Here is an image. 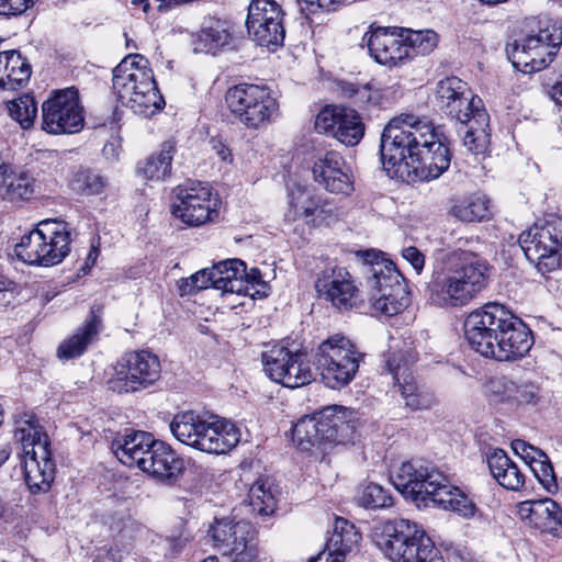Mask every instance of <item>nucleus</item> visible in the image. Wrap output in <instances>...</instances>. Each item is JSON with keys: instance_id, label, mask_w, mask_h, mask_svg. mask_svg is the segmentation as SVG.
<instances>
[{"instance_id": "nucleus-23", "label": "nucleus", "mask_w": 562, "mask_h": 562, "mask_svg": "<svg viewBox=\"0 0 562 562\" xmlns=\"http://www.w3.org/2000/svg\"><path fill=\"white\" fill-rule=\"evenodd\" d=\"M436 102L441 111L458 122L469 121V115L484 108L468 83L457 77H448L437 83Z\"/></svg>"}, {"instance_id": "nucleus-40", "label": "nucleus", "mask_w": 562, "mask_h": 562, "mask_svg": "<svg viewBox=\"0 0 562 562\" xmlns=\"http://www.w3.org/2000/svg\"><path fill=\"white\" fill-rule=\"evenodd\" d=\"M318 199L319 195L305 188L297 187L292 189L289 193V211L286 216L292 221L301 218L306 224H310V220L313 218V211L317 207Z\"/></svg>"}, {"instance_id": "nucleus-11", "label": "nucleus", "mask_w": 562, "mask_h": 562, "mask_svg": "<svg viewBox=\"0 0 562 562\" xmlns=\"http://www.w3.org/2000/svg\"><path fill=\"white\" fill-rule=\"evenodd\" d=\"M363 357L349 338L338 334L322 341L314 353L321 380L331 390H341L355 380Z\"/></svg>"}, {"instance_id": "nucleus-7", "label": "nucleus", "mask_w": 562, "mask_h": 562, "mask_svg": "<svg viewBox=\"0 0 562 562\" xmlns=\"http://www.w3.org/2000/svg\"><path fill=\"white\" fill-rule=\"evenodd\" d=\"M374 541L393 562H443L440 551L424 528L408 519L384 522Z\"/></svg>"}, {"instance_id": "nucleus-42", "label": "nucleus", "mask_w": 562, "mask_h": 562, "mask_svg": "<svg viewBox=\"0 0 562 562\" xmlns=\"http://www.w3.org/2000/svg\"><path fill=\"white\" fill-rule=\"evenodd\" d=\"M337 90L342 98L350 100L360 109L376 104L381 99L379 89L371 87L369 83L359 85L350 81H339Z\"/></svg>"}, {"instance_id": "nucleus-35", "label": "nucleus", "mask_w": 562, "mask_h": 562, "mask_svg": "<svg viewBox=\"0 0 562 562\" xmlns=\"http://www.w3.org/2000/svg\"><path fill=\"white\" fill-rule=\"evenodd\" d=\"M35 180L27 172H13L9 165L0 170V195L11 202L30 200L34 194Z\"/></svg>"}, {"instance_id": "nucleus-55", "label": "nucleus", "mask_w": 562, "mask_h": 562, "mask_svg": "<svg viewBox=\"0 0 562 562\" xmlns=\"http://www.w3.org/2000/svg\"><path fill=\"white\" fill-rule=\"evenodd\" d=\"M344 0H302V10L316 13L318 10L335 11Z\"/></svg>"}, {"instance_id": "nucleus-54", "label": "nucleus", "mask_w": 562, "mask_h": 562, "mask_svg": "<svg viewBox=\"0 0 562 562\" xmlns=\"http://www.w3.org/2000/svg\"><path fill=\"white\" fill-rule=\"evenodd\" d=\"M36 0H0V14L20 15L33 7Z\"/></svg>"}, {"instance_id": "nucleus-21", "label": "nucleus", "mask_w": 562, "mask_h": 562, "mask_svg": "<svg viewBox=\"0 0 562 562\" xmlns=\"http://www.w3.org/2000/svg\"><path fill=\"white\" fill-rule=\"evenodd\" d=\"M171 205L175 217L189 226H200L217 216L218 200L207 183L195 182L179 186Z\"/></svg>"}, {"instance_id": "nucleus-49", "label": "nucleus", "mask_w": 562, "mask_h": 562, "mask_svg": "<svg viewBox=\"0 0 562 562\" xmlns=\"http://www.w3.org/2000/svg\"><path fill=\"white\" fill-rule=\"evenodd\" d=\"M529 467L547 492L554 493L558 490L553 467L544 452L543 457L535 456V459L529 461Z\"/></svg>"}, {"instance_id": "nucleus-56", "label": "nucleus", "mask_w": 562, "mask_h": 562, "mask_svg": "<svg viewBox=\"0 0 562 562\" xmlns=\"http://www.w3.org/2000/svg\"><path fill=\"white\" fill-rule=\"evenodd\" d=\"M240 279L244 281V285H248L249 288V296L256 297L261 296V293L259 290H255L256 285H262L265 286V282L261 280V272L257 268H251L249 271H247V268L245 267V276H240Z\"/></svg>"}, {"instance_id": "nucleus-58", "label": "nucleus", "mask_w": 562, "mask_h": 562, "mask_svg": "<svg viewBox=\"0 0 562 562\" xmlns=\"http://www.w3.org/2000/svg\"><path fill=\"white\" fill-rule=\"evenodd\" d=\"M402 257L413 267L419 274L425 267L424 254L414 246H408L402 250Z\"/></svg>"}, {"instance_id": "nucleus-29", "label": "nucleus", "mask_w": 562, "mask_h": 562, "mask_svg": "<svg viewBox=\"0 0 562 562\" xmlns=\"http://www.w3.org/2000/svg\"><path fill=\"white\" fill-rule=\"evenodd\" d=\"M514 323L515 325L505 330L483 357L497 361H515L529 352L533 344L531 330L520 318Z\"/></svg>"}, {"instance_id": "nucleus-59", "label": "nucleus", "mask_w": 562, "mask_h": 562, "mask_svg": "<svg viewBox=\"0 0 562 562\" xmlns=\"http://www.w3.org/2000/svg\"><path fill=\"white\" fill-rule=\"evenodd\" d=\"M512 446L516 453H520L524 459H529V461L535 459V456L543 457L542 450L527 443L524 440H514Z\"/></svg>"}, {"instance_id": "nucleus-5", "label": "nucleus", "mask_w": 562, "mask_h": 562, "mask_svg": "<svg viewBox=\"0 0 562 562\" xmlns=\"http://www.w3.org/2000/svg\"><path fill=\"white\" fill-rule=\"evenodd\" d=\"M112 88L121 102L134 113L150 116L165 104L149 61L140 54H130L113 69Z\"/></svg>"}, {"instance_id": "nucleus-18", "label": "nucleus", "mask_w": 562, "mask_h": 562, "mask_svg": "<svg viewBox=\"0 0 562 562\" xmlns=\"http://www.w3.org/2000/svg\"><path fill=\"white\" fill-rule=\"evenodd\" d=\"M83 126L79 92L70 87L56 90L42 104L41 128L52 135L74 134Z\"/></svg>"}, {"instance_id": "nucleus-57", "label": "nucleus", "mask_w": 562, "mask_h": 562, "mask_svg": "<svg viewBox=\"0 0 562 562\" xmlns=\"http://www.w3.org/2000/svg\"><path fill=\"white\" fill-rule=\"evenodd\" d=\"M205 271H198L187 279L179 281V290L181 295L192 294L195 291L205 289V282L196 283L198 278H204Z\"/></svg>"}, {"instance_id": "nucleus-41", "label": "nucleus", "mask_w": 562, "mask_h": 562, "mask_svg": "<svg viewBox=\"0 0 562 562\" xmlns=\"http://www.w3.org/2000/svg\"><path fill=\"white\" fill-rule=\"evenodd\" d=\"M451 215L462 222H481L490 215V201L485 195H471L451 207Z\"/></svg>"}, {"instance_id": "nucleus-9", "label": "nucleus", "mask_w": 562, "mask_h": 562, "mask_svg": "<svg viewBox=\"0 0 562 562\" xmlns=\"http://www.w3.org/2000/svg\"><path fill=\"white\" fill-rule=\"evenodd\" d=\"M14 438L22 446L24 479L32 493L49 490L55 476V463L48 436L35 416L25 414L15 422Z\"/></svg>"}, {"instance_id": "nucleus-14", "label": "nucleus", "mask_w": 562, "mask_h": 562, "mask_svg": "<svg viewBox=\"0 0 562 562\" xmlns=\"http://www.w3.org/2000/svg\"><path fill=\"white\" fill-rule=\"evenodd\" d=\"M561 44V24L547 20L540 22L537 33L528 34L526 37L508 44L506 52L516 69L531 74L546 68L553 60Z\"/></svg>"}, {"instance_id": "nucleus-47", "label": "nucleus", "mask_w": 562, "mask_h": 562, "mask_svg": "<svg viewBox=\"0 0 562 562\" xmlns=\"http://www.w3.org/2000/svg\"><path fill=\"white\" fill-rule=\"evenodd\" d=\"M229 37L227 23L222 21H206L199 34V40L207 52H215L227 45Z\"/></svg>"}, {"instance_id": "nucleus-51", "label": "nucleus", "mask_w": 562, "mask_h": 562, "mask_svg": "<svg viewBox=\"0 0 562 562\" xmlns=\"http://www.w3.org/2000/svg\"><path fill=\"white\" fill-rule=\"evenodd\" d=\"M539 400V387L531 382L517 384L515 382V391H513V398L510 406L522 404H536Z\"/></svg>"}, {"instance_id": "nucleus-16", "label": "nucleus", "mask_w": 562, "mask_h": 562, "mask_svg": "<svg viewBox=\"0 0 562 562\" xmlns=\"http://www.w3.org/2000/svg\"><path fill=\"white\" fill-rule=\"evenodd\" d=\"M209 535L213 547L232 562H259L257 530L249 521L215 519Z\"/></svg>"}, {"instance_id": "nucleus-15", "label": "nucleus", "mask_w": 562, "mask_h": 562, "mask_svg": "<svg viewBox=\"0 0 562 562\" xmlns=\"http://www.w3.org/2000/svg\"><path fill=\"white\" fill-rule=\"evenodd\" d=\"M519 245L526 258L544 274L560 266L562 250V217L550 215L543 223H536L519 236Z\"/></svg>"}, {"instance_id": "nucleus-31", "label": "nucleus", "mask_w": 562, "mask_h": 562, "mask_svg": "<svg viewBox=\"0 0 562 562\" xmlns=\"http://www.w3.org/2000/svg\"><path fill=\"white\" fill-rule=\"evenodd\" d=\"M32 74L31 65L16 50L0 53V88L15 90L25 85Z\"/></svg>"}, {"instance_id": "nucleus-38", "label": "nucleus", "mask_w": 562, "mask_h": 562, "mask_svg": "<svg viewBox=\"0 0 562 562\" xmlns=\"http://www.w3.org/2000/svg\"><path fill=\"white\" fill-rule=\"evenodd\" d=\"M295 353L296 351H292L283 345H273L263 351L261 359L266 375L272 381L282 384Z\"/></svg>"}, {"instance_id": "nucleus-62", "label": "nucleus", "mask_w": 562, "mask_h": 562, "mask_svg": "<svg viewBox=\"0 0 562 562\" xmlns=\"http://www.w3.org/2000/svg\"><path fill=\"white\" fill-rule=\"evenodd\" d=\"M550 98L555 104L562 106V72L549 90Z\"/></svg>"}, {"instance_id": "nucleus-39", "label": "nucleus", "mask_w": 562, "mask_h": 562, "mask_svg": "<svg viewBox=\"0 0 562 562\" xmlns=\"http://www.w3.org/2000/svg\"><path fill=\"white\" fill-rule=\"evenodd\" d=\"M360 540L361 533L353 524L345 518L336 517L333 532L326 543L330 552H339L346 557L347 553L357 548Z\"/></svg>"}, {"instance_id": "nucleus-19", "label": "nucleus", "mask_w": 562, "mask_h": 562, "mask_svg": "<svg viewBox=\"0 0 562 562\" xmlns=\"http://www.w3.org/2000/svg\"><path fill=\"white\" fill-rule=\"evenodd\" d=\"M160 373V361L156 355L146 350L133 351L120 359L109 385L117 393L137 392L154 385Z\"/></svg>"}, {"instance_id": "nucleus-52", "label": "nucleus", "mask_w": 562, "mask_h": 562, "mask_svg": "<svg viewBox=\"0 0 562 562\" xmlns=\"http://www.w3.org/2000/svg\"><path fill=\"white\" fill-rule=\"evenodd\" d=\"M338 213L336 207L326 199L319 196L317 207L313 211V218L310 220L312 225H329L330 222L336 221Z\"/></svg>"}, {"instance_id": "nucleus-61", "label": "nucleus", "mask_w": 562, "mask_h": 562, "mask_svg": "<svg viewBox=\"0 0 562 562\" xmlns=\"http://www.w3.org/2000/svg\"><path fill=\"white\" fill-rule=\"evenodd\" d=\"M120 149H121V146H120L119 140L113 139V140H110L104 144V146L102 148V154L106 159L114 160V159L119 158Z\"/></svg>"}, {"instance_id": "nucleus-30", "label": "nucleus", "mask_w": 562, "mask_h": 562, "mask_svg": "<svg viewBox=\"0 0 562 562\" xmlns=\"http://www.w3.org/2000/svg\"><path fill=\"white\" fill-rule=\"evenodd\" d=\"M103 307L100 304L91 306L90 314L85 324L77 331L65 339L57 349L59 359L70 360L80 357L98 337L101 329Z\"/></svg>"}, {"instance_id": "nucleus-6", "label": "nucleus", "mask_w": 562, "mask_h": 562, "mask_svg": "<svg viewBox=\"0 0 562 562\" xmlns=\"http://www.w3.org/2000/svg\"><path fill=\"white\" fill-rule=\"evenodd\" d=\"M170 431L181 443L207 453H225L240 440L239 429L231 422L187 411L173 416Z\"/></svg>"}, {"instance_id": "nucleus-3", "label": "nucleus", "mask_w": 562, "mask_h": 562, "mask_svg": "<svg viewBox=\"0 0 562 562\" xmlns=\"http://www.w3.org/2000/svg\"><path fill=\"white\" fill-rule=\"evenodd\" d=\"M112 450L123 464L137 467L160 482H171L184 470V460L169 445L145 431L116 437Z\"/></svg>"}, {"instance_id": "nucleus-8", "label": "nucleus", "mask_w": 562, "mask_h": 562, "mask_svg": "<svg viewBox=\"0 0 562 562\" xmlns=\"http://www.w3.org/2000/svg\"><path fill=\"white\" fill-rule=\"evenodd\" d=\"M395 488L415 502L429 503L447 509L456 497L458 487L434 464L422 459H412L402 463L392 475Z\"/></svg>"}, {"instance_id": "nucleus-33", "label": "nucleus", "mask_w": 562, "mask_h": 562, "mask_svg": "<svg viewBox=\"0 0 562 562\" xmlns=\"http://www.w3.org/2000/svg\"><path fill=\"white\" fill-rule=\"evenodd\" d=\"M464 128L463 146L473 155L484 154L490 145V115L484 108L469 115V121L459 122Z\"/></svg>"}, {"instance_id": "nucleus-43", "label": "nucleus", "mask_w": 562, "mask_h": 562, "mask_svg": "<svg viewBox=\"0 0 562 562\" xmlns=\"http://www.w3.org/2000/svg\"><path fill=\"white\" fill-rule=\"evenodd\" d=\"M403 35L405 45L409 48L408 60L412 59L414 55L430 54L437 47L439 42V35L430 29L418 31L403 29Z\"/></svg>"}, {"instance_id": "nucleus-50", "label": "nucleus", "mask_w": 562, "mask_h": 562, "mask_svg": "<svg viewBox=\"0 0 562 562\" xmlns=\"http://www.w3.org/2000/svg\"><path fill=\"white\" fill-rule=\"evenodd\" d=\"M487 391L494 403H507L510 405L515 382L505 376L495 378L488 382Z\"/></svg>"}, {"instance_id": "nucleus-13", "label": "nucleus", "mask_w": 562, "mask_h": 562, "mask_svg": "<svg viewBox=\"0 0 562 562\" xmlns=\"http://www.w3.org/2000/svg\"><path fill=\"white\" fill-rule=\"evenodd\" d=\"M69 245L70 233L65 223L44 221L21 238L14 251L27 265L48 267L59 263L68 255Z\"/></svg>"}, {"instance_id": "nucleus-20", "label": "nucleus", "mask_w": 562, "mask_h": 562, "mask_svg": "<svg viewBox=\"0 0 562 562\" xmlns=\"http://www.w3.org/2000/svg\"><path fill=\"white\" fill-rule=\"evenodd\" d=\"M284 13L274 0H251L248 4L246 27L249 37L259 46L274 50L283 45Z\"/></svg>"}, {"instance_id": "nucleus-34", "label": "nucleus", "mask_w": 562, "mask_h": 562, "mask_svg": "<svg viewBox=\"0 0 562 562\" xmlns=\"http://www.w3.org/2000/svg\"><path fill=\"white\" fill-rule=\"evenodd\" d=\"M491 474L499 485L510 491H518L525 484V475L518 465L502 449H494L487 456Z\"/></svg>"}, {"instance_id": "nucleus-63", "label": "nucleus", "mask_w": 562, "mask_h": 562, "mask_svg": "<svg viewBox=\"0 0 562 562\" xmlns=\"http://www.w3.org/2000/svg\"><path fill=\"white\" fill-rule=\"evenodd\" d=\"M12 449L10 443L4 442L0 445V467L3 465L10 458Z\"/></svg>"}, {"instance_id": "nucleus-53", "label": "nucleus", "mask_w": 562, "mask_h": 562, "mask_svg": "<svg viewBox=\"0 0 562 562\" xmlns=\"http://www.w3.org/2000/svg\"><path fill=\"white\" fill-rule=\"evenodd\" d=\"M450 510L456 512L458 515L463 518H472L474 517L477 508L472 499H470L463 492L460 490L457 492L456 497L451 501V506H449Z\"/></svg>"}, {"instance_id": "nucleus-22", "label": "nucleus", "mask_w": 562, "mask_h": 562, "mask_svg": "<svg viewBox=\"0 0 562 562\" xmlns=\"http://www.w3.org/2000/svg\"><path fill=\"white\" fill-rule=\"evenodd\" d=\"M315 128L347 146H356L364 135V124L357 111L341 105H326L316 116Z\"/></svg>"}, {"instance_id": "nucleus-48", "label": "nucleus", "mask_w": 562, "mask_h": 562, "mask_svg": "<svg viewBox=\"0 0 562 562\" xmlns=\"http://www.w3.org/2000/svg\"><path fill=\"white\" fill-rule=\"evenodd\" d=\"M357 499L360 506L368 509L386 508L393 503L389 492L375 483H370L364 486Z\"/></svg>"}, {"instance_id": "nucleus-17", "label": "nucleus", "mask_w": 562, "mask_h": 562, "mask_svg": "<svg viewBox=\"0 0 562 562\" xmlns=\"http://www.w3.org/2000/svg\"><path fill=\"white\" fill-rule=\"evenodd\" d=\"M515 316L504 305L487 303L483 307L471 312L464 321V335L471 348L484 355L494 345L495 340L504 335L505 330L515 325Z\"/></svg>"}, {"instance_id": "nucleus-2", "label": "nucleus", "mask_w": 562, "mask_h": 562, "mask_svg": "<svg viewBox=\"0 0 562 562\" xmlns=\"http://www.w3.org/2000/svg\"><path fill=\"white\" fill-rule=\"evenodd\" d=\"M486 271L474 255L452 251L434 267L426 286L427 301L438 307L464 306L486 286Z\"/></svg>"}, {"instance_id": "nucleus-26", "label": "nucleus", "mask_w": 562, "mask_h": 562, "mask_svg": "<svg viewBox=\"0 0 562 562\" xmlns=\"http://www.w3.org/2000/svg\"><path fill=\"white\" fill-rule=\"evenodd\" d=\"M314 180L326 191L349 195L353 191V181L344 157L335 150L319 155L313 165Z\"/></svg>"}, {"instance_id": "nucleus-25", "label": "nucleus", "mask_w": 562, "mask_h": 562, "mask_svg": "<svg viewBox=\"0 0 562 562\" xmlns=\"http://www.w3.org/2000/svg\"><path fill=\"white\" fill-rule=\"evenodd\" d=\"M414 362L413 355L398 352L389 358L386 367L394 383L398 385L405 405L413 411L428 409L436 403V398L431 392L420 389L415 382L409 370Z\"/></svg>"}, {"instance_id": "nucleus-46", "label": "nucleus", "mask_w": 562, "mask_h": 562, "mask_svg": "<svg viewBox=\"0 0 562 562\" xmlns=\"http://www.w3.org/2000/svg\"><path fill=\"white\" fill-rule=\"evenodd\" d=\"M106 180L91 169H79L70 180V187L81 195H97L103 192Z\"/></svg>"}, {"instance_id": "nucleus-45", "label": "nucleus", "mask_w": 562, "mask_h": 562, "mask_svg": "<svg viewBox=\"0 0 562 562\" xmlns=\"http://www.w3.org/2000/svg\"><path fill=\"white\" fill-rule=\"evenodd\" d=\"M314 380V372L311 368L307 355L296 350L293 360L289 366L286 378L282 381V385L290 389L301 387Z\"/></svg>"}, {"instance_id": "nucleus-27", "label": "nucleus", "mask_w": 562, "mask_h": 562, "mask_svg": "<svg viewBox=\"0 0 562 562\" xmlns=\"http://www.w3.org/2000/svg\"><path fill=\"white\" fill-rule=\"evenodd\" d=\"M319 296L339 310L353 307L357 302V288L351 276L342 267H328L315 282Z\"/></svg>"}, {"instance_id": "nucleus-1", "label": "nucleus", "mask_w": 562, "mask_h": 562, "mask_svg": "<svg viewBox=\"0 0 562 562\" xmlns=\"http://www.w3.org/2000/svg\"><path fill=\"white\" fill-rule=\"evenodd\" d=\"M380 155L391 178H403L412 170L420 179H437L451 161L450 150L432 124L413 114L389 121L381 134Z\"/></svg>"}, {"instance_id": "nucleus-60", "label": "nucleus", "mask_w": 562, "mask_h": 562, "mask_svg": "<svg viewBox=\"0 0 562 562\" xmlns=\"http://www.w3.org/2000/svg\"><path fill=\"white\" fill-rule=\"evenodd\" d=\"M345 555L339 552H330L327 548L314 558H311L308 562H345Z\"/></svg>"}, {"instance_id": "nucleus-28", "label": "nucleus", "mask_w": 562, "mask_h": 562, "mask_svg": "<svg viewBox=\"0 0 562 562\" xmlns=\"http://www.w3.org/2000/svg\"><path fill=\"white\" fill-rule=\"evenodd\" d=\"M517 515L541 533L562 536V507L551 498L520 502L517 505Z\"/></svg>"}, {"instance_id": "nucleus-10", "label": "nucleus", "mask_w": 562, "mask_h": 562, "mask_svg": "<svg viewBox=\"0 0 562 562\" xmlns=\"http://www.w3.org/2000/svg\"><path fill=\"white\" fill-rule=\"evenodd\" d=\"M225 102L232 115L249 130H263L280 116L278 97L266 85L231 87L225 93Z\"/></svg>"}, {"instance_id": "nucleus-36", "label": "nucleus", "mask_w": 562, "mask_h": 562, "mask_svg": "<svg viewBox=\"0 0 562 562\" xmlns=\"http://www.w3.org/2000/svg\"><path fill=\"white\" fill-rule=\"evenodd\" d=\"M277 486L268 477H259L249 488L248 506L257 515H271L277 508Z\"/></svg>"}, {"instance_id": "nucleus-24", "label": "nucleus", "mask_w": 562, "mask_h": 562, "mask_svg": "<svg viewBox=\"0 0 562 562\" xmlns=\"http://www.w3.org/2000/svg\"><path fill=\"white\" fill-rule=\"evenodd\" d=\"M362 42L368 46L370 56L380 65L393 68L408 60L409 48L405 45L403 29L371 26Z\"/></svg>"}, {"instance_id": "nucleus-44", "label": "nucleus", "mask_w": 562, "mask_h": 562, "mask_svg": "<svg viewBox=\"0 0 562 562\" xmlns=\"http://www.w3.org/2000/svg\"><path fill=\"white\" fill-rule=\"evenodd\" d=\"M7 108L11 119L14 120L21 128L29 130L33 126L37 117V102L34 97L29 93L22 94L10 101Z\"/></svg>"}, {"instance_id": "nucleus-37", "label": "nucleus", "mask_w": 562, "mask_h": 562, "mask_svg": "<svg viewBox=\"0 0 562 562\" xmlns=\"http://www.w3.org/2000/svg\"><path fill=\"white\" fill-rule=\"evenodd\" d=\"M175 150L172 143H164L159 153L153 154L144 162L138 164V173L146 180H165L170 175Z\"/></svg>"}, {"instance_id": "nucleus-12", "label": "nucleus", "mask_w": 562, "mask_h": 562, "mask_svg": "<svg viewBox=\"0 0 562 562\" xmlns=\"http://www.w3.org/2000/svg\"><path fill=\"white\" fill-rule=\"evenodd\" d=\"M353 432L346 409L328 406L313 416L302 417L292 429V441L300 450L311 451L326 443H346Z\"/></svg>"}, {"instance_id": "nucleus-64", "label": "nucleus", "mask_w": 562, "mask_h": 562, "mask_svg": "<svg viewBox=\"0 0 562 562\" xmlns=\"http://www.w3.org/2000/svg\"><path fill=\"white\" fill-rule=\"evenodd\" d=\"M217 155L224 161L231 160V157H232L229 148H227L226 146H224L222 144H220V148L217 149Z\"/></svg>"}, {"instance_id": "nucleus-32", "label": "nucleus", "mask_w": 562, "mask_h": 562, "mask_svg": "<svg viewBox=\"0 0 562 562\" xmlns=\"http://www.w3.org/2000/svg\"><path fill=\"white\" fill-rule=\"evenodd\" d=\"M213 288L224 292L249 294L248 285H244L240 276H245V262L240 259L220 261L211 268Z\"/></svg>"}, {"instance_id": "nucleus-4", "label": "nucleus", "mask_w": 562, "mask_h": 562, "mask_svg": "<svg viewBox=\"0 0 562 562\" xmlns=\"http://www.w3.org/2000/svg\"><path fill=\"white\" fill-rule=\"evenodd\" d=\"M359 255L363 259L366 290L372 312L391 317L404 311L409 304V296L404 278L395 265L374 249Z\"/></svg>"}]
</instances>
